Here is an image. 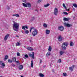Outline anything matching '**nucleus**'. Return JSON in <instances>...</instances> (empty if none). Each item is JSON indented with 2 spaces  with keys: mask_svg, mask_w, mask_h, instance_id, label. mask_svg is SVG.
Instances as JSON below:
<instances>
[{
  "mask_svg": "<svg viewBox=\"0 0 77 77\" xmlns=\"http://www.w3.org/2000/svg\"><path fill=\"white\" fill-rule=\"evenodd\" d=\"M62 36L61 35H59L58 36V41H62Z\"/></svg>",
  "mask_w": 77,
  "mask_h": 77,
  "instance_id": "nucleus-12",
  "label": "nucleus"
},
{
  "mask_svg": "<svg viewBox=\"0 0 77 77\" xmlns=\"http://www.w3.org/2000/svg\"><path fill=\"white\" fill-rule=\"evenodd\" d=\"M48 50L49 51H51V46H49Z\"/></svg>",
  "mask_w": 77,
  "mask_h": 77,
  "instance_id": "nucleus-25",
  "label": "nucleus"
},
{
  "mask_svg": "<svg viewBox=\"0 0 77 77\" xmlns=\"http://www.w3.org/2000/svg\"><path fill=\"white\" fill-rule=\"evenodd\" d=\"M70 46L71 47H72V46L74 45V43H73V42H72V41H71L70 42Z\"/></svg>",
  "mask_w": 77,
  "mask_h": 77,
  "instance_id": "nucleus-22",
  "label": "nucleus"
},
{
  "mask_svg": "<svg viewBox=\"0 0 77 77\" xmlns=\"http://www.w3.org/2000/svg\"><path fill=\"white\" fill-rule=\"evenodd\" d=\"M21 43L19 42H18L16 44V46H20L21 45Z\"/></svg>",
  "mask_w": 77,
  "mask_h": 77,
  "instance_id": "nucleus-14",
  "label": "nucleus"
},
{
  "mask_svg": "<svg viewBox=\"0 0 77 77\" xmlns=\"http://www.w3.org/2000/svg\"><path fill=\"white\" fill-rule=\"evenodd\" d=\"M64 24L65 27H67L68 28L70 27H72V25L71 24H70L69 23H64Z\"/></svg>",
  "mask_w": 77,
  "mask_h": 77,
  "instance_id": "nucleus-3",
  "label": "nucleus"
},
{
  "mask_svg": "<svg viewBox=\"0 0 77 77\" xmlns=\"http://www.w3.org/2000/svg\"><path fill=\"white\" fill-rule=\"evenodd\" d=\"M7 9H8V10H9V9H10V8L9 7V6H7Z\"/></svg>",
  "mask_w": 77,
  "mask_h": 77,
  "instance_id": "nucleus-40",
  "label": "nucleus"
},
{
  "mask_svg": "<svg viewBox=\"0 0 77 77\" xmlns=\"http://www.w3.org/2000/svg\"><path fill=\"white\" fill-rule=\"evenodd\" d=\"M42 60H40V63H42Z\"/></svg>",
  "mask_w": 77,
  "mask_h": 77,
  "instance_id": "nucleus-46",
  "label": "nucleus"
},
{
  "mask_svg": "<svg viewBox=\"0 0 77 77\" xmlns=\"http://www.w3.org/2000/svg\"><path fill=\"white\" fill-rule=\"evenodd\" d=\"M23 5L24 7H27V4H26L24 3H23Z\"/></svg>",
  "mask_w": 77,
  "mask_h": 77,
  "instance_id": "nucleus-26",
  "label": "nucleus"
},
{
  "mask_svg": "<svg viewBox=\"0 0 77 77\" xmlns=\"http://www.w3.org/2000/svg\"><path fill=\"white\" fill-rule=\"evenodd\" d=\"M20 76H21V77H23V76H22V75Z\"/></svg>",
  "mask_w": 77,
  "mask_h": 77,
  "instance_id": "nucleus-61",
  "label": "nucleus"
},
{
  "mask_svg": "<svg viewBox=\"0 0 77 77\" xmlns=\"http://www.w3.org/2000/svg\"><path fill=\"white\" fill-rule=\"evenodd\" d=\"M43 26L45 27H47V25L45 23H44L43 24Z\"/></svg>",
  "mask_w": 77,
  "mask_h": 77,
  "instance_id": "nucleus-34",
  "label": "nucleus"
},
{
  "mask_svg": "<svg viewBox=\"0 0 77 77\" xmlns=\"http://www.w3.org/2000/svg\"><path fill=\"white\" fill-rule=\"evenodd\" d=\"M61 59H60L59 60H58L57 61V63H61Z\"/></svg>",
  "mask_w": 77,
  "mask_h": 77,
  "instance_id": "nucleus-31",
  "label": "nucleus"
},
{
  "mask_svg": "<svg viewBox=\"0 0 77 77\" xmlns=\"http://www.w3.org/2000/svg\"><path fill=\"white\" fill-rule=\"evenodd\" d=\"M35 17H32L30 20L31 21H33L35 20Z\"/></svg>",
  "mask_w": 77,
  "mask_h": 77,
  "instance_id": "nucleus-27",
  "label": "nucleus"
},
{
  "mask_svg": "<svg viewBox=\"0 0 77 77\" xmlns=\"http://www.w3.org/2000/svg\"><path fill=\"white\" fill-rule=\"evenodd\" d=\"M43 67L44 68H45V67H46V66H43Z\"/></svg>",
  "mask_w": 77,
  "mask_h": 77,
  "instance_id": "nucleus-56",
  "label": "nucleus"
},
{
  "mask_svg": "<svg viewBox=\"0 0 77 77\" xmlns=\"http://www.w3.org/2000/svg\"><path fill=\"white\" fill-rule=\"evenodd\" d=\"M13 62H15L16 60V58L15 57H13Z\"/></svg>",
  "mask_w": 77,
  "mask_h": 77,
  "instance_id": "nucleus-30",
  "label": "nucleus"
},
{
  "mask_svg": "<svg viewBox=\"0 0 77 77\" xmlns=\"http://www.w3.org/2000/svg\"><path fill=\"white\" fill-rule=\"evenodd\" d=\"M19 42H20V41H19Z\"/></svg>",
  "mask_w": 77,
  "mask_h": 77,
  "instance_id": "nucleus-64",
  "label": "nucleus"
},
{
  "mask_svg": "<svg viewBox=\"0 0 77 77\" xmlns=\"http://www.w3.org/2000/svg\"><path fill=\"white\" fill-rule=\"evenodd\" d=\"M66 54L67 55V56H69V53H66Z\"/></svg>",
  "mask_w": 77,
  "mask_h": 77,
  "instance_id": "nucleus-47",
  "label": "nucleus"
},
{
  "mask_svg": "<svg viewBox=\"0 0 77 77\" xmlns=\"http://www.w3.org/2000/svg\"><path fill=\"white\" fill-rule=\"evenodd\" d=\"M3 66L5 67V63H2V65L1 66V68H3Z\"/></svg>",
  "mask_w": 77,
  "mask_h": 77,
  "instance_id": "nucleus-29",
  "label": "nucleus"
},
{
  "mask_svg": "<svg viewBox=\"0 0 77 77\" xmlns=\"http://www.w3.org/2000/svg\"><path fill=\"white\" fill-rule=\"evenodd\" d=\"M16 37H19V36L18 35H16Z\"/></svg>",
  "mask_w": 77,
  "mask_h": 77,
  "instance_id": "nucleus-59",
  "label": "nucleus"
},
{
  "mask_svg": "<svg viewBox=\"0 0 77 77\" xmlns=\"http://www.w3.org/2000/svg\"><path fill=\"white\" fill-rule=\"evenodd\" d=\"M63 6L64 8L65 9H66V6H65V5L64 4H63Z\"/></svg>",
  "mask_w": 77,
  "mask_h": 77,
  "instance_id": "nucleus-38",
  "label": "nucleus"
},
{
  "mask_svg": "<svg viewBox=\"0 0 77 77\" xmlns=\"http://www.w3.org/2000/svg\"><path fill=\"white\" fill-rule=\"evenodd\" d=\"M49 5H50V4L49 3H48L46 5H44V7L45 8H47V7H48L49 6Z\"/></svg>",
  "mask_w": 77,
  "mask_h": 77,
  "instance_id": "nucleus-18",
  "label": "nucleus"
},
{
  "mask_svg": "<svg viewBox=\"0 0 77 77\" xmlns=\"http://www.w3.org/2000/svg\"><path fill=\"white\" fill-rule=\"evenodd\" d=\"M33 60H32L31 67H32V68H33Z\"/></svg>",
  "mask_w": 77,
  "mask_h": 77,
  "instance_id": "nucleus-24",
  "label": "nucleus"
},
{
  "mask_svg": "<svg viewBox=\"0 0 77 77\" xmlns=\"http://www.w3.org/2000/svg\"><path fill=\"white\" fill-rule=\"evenodd\" d=\"M0 64H1V65H2V61H0Z\"/></svg>",
  "mask_w": 77,
  "mask_h": 77,
  "instance_id": "nucleus-53",
  "label": "nucleus"
},
{
  "mask_svg": "<svg viewBox=\"0 0 77 77\" xmlns=\"http://www.w3.org/2000/svg\"><path fill=\"white\" fill-rule=\"evenodd\" d=\"M35 11H37V12H38V10H37V9H35Z\"/></svg>",
  "mask_w": 77,
  "mask_h": 77,
  "instance_id": "nucleus-54",
  "label": "nucleus"
},
{
  "mask_svg": "<svg viewBox=\"0 0 77 77\" xmlns=\"http://www.w3.org/2000/svg\"><path fill=\"white\" fill-rule=\"evenodd\" d=\"M57 13H58V11L57 9L56 8H55L54 11V14L55 15H57Z\"/></svg>",
  "mask_w": 77,
  "mask_h": 77,
  "instance_id": "nucleus-7",
  "label": "nucleus"
},
{
  "mask_svg": "<svg viewBox=\"0 0 77 77\" xmlns=\"http://www.w3.org/2000/svg\"><path fill=\"white\" fill-rule=\"evenodd\" d=\"M42 0H38V3H41V2H42Z\"/></svg>",
  "mask_w": 77,
  "mask_h": 77,
  "instance_id": "nucleus-41",
  "label": "nucleus"
},
{
  "mask_svg": "<svg viewBox=\"0 0 77 77\" xmlns=\"http://www.w3.org/2000/svg\"><path fill=\"white\" fill-rule=\"evenodd\" d=\"M14 62H16L17 63H19V61H15Z\"/></svg>",
  "mask_w": 77,
  "mask_h": 77,
  "instance_id": "nucleus-45",
  "label": "nucleus"
},
{
  "mask_svg": "<svg viewBox=\"0 0 77 77\" xmlns=\"http://www.w3.org/2000/svg\"><path fill=\"white\" fill-rule=\"evenodd\" d=\"M39 76L41 77H44V74H42V73H39Z\"/></svg>",
  "mask_w": 77,
  "mask_h": 77,
  "instance_id": "nucleus-20",
  "label": "nucleus"
},
{
  "mask_svg": "<svg viewBox=\"0 0 77 77\" xmlns=\"http://www.w3.org/2000/svg\"><path fill=\"white\" fill-rule=\"evenodd\" d=\"M50 31L49 30H48V29H47L46 31V33L47 34H50Z\"/></svg>",
  "mask_w": 77,
  "mask_h": 77,
  "instance_id": "nucleus-15",
  "label": "nucleus"
},
{
  "mask_svg": "<svg viewBox=\"0 0 77 77\" xmlns=\"http://www.w3.org/2000/svg\"><path fill=\"white\" fill-rule=\"evenodd\" d=\"M72 10H73L74 11H75V8H73Z\"/></svg>",
  "mask_w": 77,
  "mask_h": 77,
  "instance_id": "nucleus-52",
  "label": "nucleus"
},
{
  "mask_svg": "<svg viewBox=\"0 0 77 77\" xmlns=\"http://www.w3.org/2000/svg\"><path fill=\"white\" fill-rule=\"evenodd\" d=\"M30 42H31V40L30 41Z\"/></svg>",
  "mask_w": 77,
  "mask_h": 77,
  "instance_id": "nucleus-62",
  "label": "nucleus"
},
{
  "mask_svg": "<svg viewBox=\"0 0 77 77\" xmlns=\"http://www.w3.org/2000/svg\"><path fill=\"white\" fill-rule=\"evenodd\" d=\"M22 29H23L24 30H26V28H25V26H22Z\"/></svg>",
  "mask_w": 77,
  "mask_h": 77,
  "instance_id": "nucleus-32",
  "label": "nucleus"
},
{
  "mask_svg": "<svg viewBox=\"0 0 77 77\" xmlns=\"http://www.w3.org/2000/svg\"><path fill=\"white\" fill-rule=\"evenodd\" d=\"M19 69H22L23 68V66L20 65L19 66Z\"/></svg>",
  "mask_w": 77,
  "mask_h": 77,
  "instance_id": "nucleus-19",
  "label": "nucleus"
},
{
  "mask_svg": "<svg viewBox=\"0 0 77 77\" xmlns=\"http://www.w3.org/2000/svg\"><path fill=\"white\" fill-rule=\"evenodd\" d=\"M51 54V53H50V52L49 51L47 53V54H46V56H49Z\"/></svg>",
  "mask_w": 77,
  "mask_h": 77,
  "instance_id": "nucleus-23",
  "label": "nucleus"
},
{
  "mask_svg": "<svg viewBox=\"0 0 77 77\" xmlns=\"http://www.w3.org/2000/svg\"><path fill=\"white\" fill-rule=\"evenodd\" d=\"M64 29H65L64 27L62 26H60L58 28V30L60 31H63L64 30Z\"/></svg>",
  "mask_w": 77,
  "mask_h": 77,
  "instance_id": "nucleus-4",
  "label": "nucleus"
},
{
  "mask_svg": "<svg viewBox=\"0 0 77 77\" xmlns=\"http://www.w3.org/2000/svg\"><path fill=\"white\" fill-rule=\"evenodd\" d=\"M8 56L6 55L5 56V58L4 59V61H6V60H7V59H8Z\"/></svg>",
  "mask_w": 77,
  "mask_h": 77,
  "instance_id": "nucleus-17",
  "label": "nucleus"
},
{
  "mask_svg": "<svg viewBox=\"0 0 77 77\" xmlns=\"http://www.w3.org/2000/svg\"><path fill=\"white\" fill-rule=\"evenodd\" d=\"M29 56L30 57H32V58L33 59H35V54H34V52H32V55L31 54H29Z\"/></svg>",
  "mask_w": 77,
  "mask_h": 77,
  "instance_id": "nucleus-5",
  "label": "nucleus"
},
{
  "mask_svg": "<svg viewBox=\"0 0 77 77\" xmlns=\"http://www.w3.org/2000/svg\"><path fill=\"white\" fill-rule=\"evenodd\" d=\"M62 45L66 47L68 45V42H64L63 43Z\"/></svg>",
  "mask_w": 77,
  "mask_h": 77,
  "instance_id": "nucleus-9",
  "label": "nucleus"
},
{
  "mask_svg": "<svg viewBox=\"0 0 77 77\" xmlns=\"http://www.w3.org/2000/svg\"><path fill=\"white\" fill-rule=\"evenodd\" d=\"M40 11H41V9H40Z\"/></svg>",
  "mask_w": 77,
  "mask_h": 77,
  "instance_id": "nucleus-63",
  "label": "nucleus"
},
{
  "mask_svg": "<svg viewBox=\"0 0 77 77\" xmlns=\"http://www.w3.org/2000/svg\"><path fill=\"white\" fill-rule=\"evenodd\" d=\"M9 35L8 34H7L4 37V41H6V40L8 39V37H9Z\"/></svg>",
  "mask_w": 77,
  "mask_h": 77,
  "instance_id": "nucleus-8",
  "label": "nucleus"
},
{
  "mask_svg": "<svg viewBox=\"0 0 77 77\" xmlns=\"http://www.w3.org/2000/svg\"><path fill=\"white\" fill-rule=\"evenodd\" d=\"M22 1L23 2H24L25 3H27V1L26 0H22Z\"/></svg>",
  "mask_w": 77,
  "mask_h": 77,
  "instance_id": "nucleus-39",
  "label": "nucleus"
},
{
  "mask_svg": "<svg viewBox=\"0 0 77 77\" xmlns=\"http://www.w3.org/2000/svg\"><path fill=\"white\" fill-rule=\"evenodd\" d=\"M62 49L63 50V51H65V50H66V46H64L63 45H62Z\"/></svg>",
  "mask_w": 77,
  "mask_h": 77,
  "instance_id": "nucleus-11",
  "label": "nucleus"
},
{
  "mask_svg": "<svg viewBox=\"0 0 77 77\" xmlns=\"http://www.w3.org/2000/svg\"><path fill=\"white\" fill-rule=\"evenodd\" d=\"M73 6L75 8H77V5L76 4H73Z\"/></svg>",
  "mask_w": 77,
  "mask_h": 77,
  "instance_id": "nucleus-28",
  "label": "nucleus"
},
{
  "mask_svg": "<svg viewBox=\"0 0 77 77\" xmlns=\"http://www.w3.org/2000/svg\"><path fill=\"white\" fill-rule=\"evenodd\" d=\"M63 75L64 76H66L67 75V74L65 73H64L63 74Z\"/></svg>",
  "mask_w": 77,
  "mask_h": 77,
  "instance_id": "nucleus-37",
  "label": "nucleus"
},
{
  "mask_svg": "<svg viewBox=\"0 0 77 77\" xmlns=\"http://www.w3.org/2000/svg\"><path fill=\"white\" fill-rule=\"evenodd\" d=\"M52 72H54V70L53 69H52Z\"/></svg>",
  "mask_w": 77,
  "mask_h": 77,
  "instance_id": "nucleus-51",
  "label": "nucleus"
},
{
  "mask_svg": "<svg viewBox=\"0 0 77 77\" xmlns=\"http://www.w3.org/2000/svg\"><path fill=\"white\" fill-rule=\"evenodd\" d=\"M15 66V64H13L12 65V66L13 67H14Z\"/></svg>",
  "mask_w": 77,
  "mask_h": 77,
  "instance_id": "nucleus-50",
  "label": "nucleus"
},
{
  "mask_svg": "<svg viewBox=\"0 0 77 77\" xmlns=\"http://www.w3.org/2000/svg\"><path fill=\"white\" fill-rule=\"evenodd\" d=\"M32 32V29H30V32Z\"/></svg>",
  "mask_w": 77,
  "mask_h": 77,
  "instance_id": "nucleus-57",
  "label": "nucleus"
},
{
  "mask_svg": "<svg viewBox=\"0 0 77 77\" xmlns=\"http://www.w3.org/2000/svg\"><path fill=\"white\" fill-rule=\"evenodd\" d=\"M67 11H69V9H68L67 10Z\"/></svg>",
  "mask_w": 77,
  "mask_h": 77,
  "instance_id": "nucleus-60",
  "label": "nucleus"
},
{
  "mask_svg": "<svg viewBox=\"0 0 77 77\" xmlns=\"http://www.w3.org/2000/svg\"><path fill=\"white\" fill-rule=\"evenodd\" d=\"M63 53H65V51H60V54L61 56L63 54Z\"/></svg>",
  "mask_w": 77,
  "mask_h": 77,
  "instance_id": "nucleus-16",
  "label": "nucleus"
},
{
  "mask_svg": "<svg viewBox=\"0 0 77 77\" xmlns=\"http://www.w3.org/2000/svg\"><path fill=\"white\" fill-rule=\"evenodd\" d=\"M38 34V30L37 29H34V31L32 33V35L33 36H35L37 35Z\"/></svg>",
  "mask_w": 77,
  "mask_h": 77,
  "instance_id": "nucleus-2",
  "label": "nucleus"
},
{
  "mask_svg": "<svg viewBox=\"0 0 77 77\" xmlns=\"http://www.w3.org/2000/svg\"><path fill=\"white\" fill-rule=\"evenodd\" d=\"M16 17H20V15H19L18 14H16Z\"/></svg>",
  "mask_w": 77,
  "mask_h": 77,
  "instance_id": "nucleus-36",
  "label": "nucleus"
},
{
  "mask_svg": "<svg viewBox=\"0 0 77 77\" xmlns=\"http://www.w3.org/2000/svg\"><path fill=\"white\" fill-rule=\"evenodd\" d=\"M27 49L29 50H30V51H33V48L30 47H28Z\"/></svg>",
  "mask_w": 77,
  "mask_h": 77,
  "instance_id": "nucleus-13",
  "label": "nucleus"
},
{
  "mask_svg": "<svg viewBox=\"0 0 77 77\" xmlns=\"http://www.w3.org/2000/svg\"><path fill=\"white\" fill-rule=\"evenodd\" d=\"M75 66L73 65L72 67H69V69L70 71H72L74 70V68Z\"/></svg>",
  "mask_w": 77,
  "mask_h": 77,
  "instance_id": "nucleus-6",
  "label": "nucleus"
},
{
  "mask_svg": "<svg viewBox=\"0 0 77 77\" xmlns=\"http://www.w3.org/2000/svg\"><path fill=\"white\" fill-rule=\"evenodd\" d=\"M25 57L27 58L28 57V56L27 54H26L25 55Z\"/></svg>",
  "mask_w": 77,
  "mask_h": 77,
  "instance_id": "nucleus-44",
  "label": "nucleus"
},
{
  "mask_svg": "<svg viewBox=\"0 0 77 77\" xmlns=\"http://www.w3.org/2000/svg\"><path fill=\"white\" fill-rule=\"evenodd\" d=\"M14 23L13 25V29L16 32H18V29H19V24L17 22H14Z\"/></svg>",
  "mask_w": 77,
  "mask_h": 77,
  "instance_id": "nucleus-1",
  "label": "nucleus"
},
{
  "mask_svg": "<svg viewBox=\"0 0 77 77\" xmlns=\"http://www.w3.org/2000/svg\"><path fill=\"white\" fill-rule=\"evenodd\" d=\"M13 16H15L16 17V14H13Z\"/></svg>",
  "mask_w": 77,
  "mask_h": 77,
  "instance_id": "nucleus-55",
  "label": "nucleus"
},
{
  "mask_svg": "<svg viewBox=\"0 0 77 77\" xmlns=\"http://www.w3.org/2000/svg\"><path fill=\"white\" fill-rule=\"evenodd\" d=\"M63 20L64 21H68V19L66 17H64Z\"/></svg>",
  "mask_w": 77,
  "mask_h": 77,
  "instance_id": "nucleus-21",
  "label": "nucleus"
},
{
  "mask_svg": "<svg viewBox=\"0 0 77 77\" xmlns=\"http://www.w3.org/2000/svg\"><path fill=\"white\" fill-rule=\"evenodd\" d=\"M17 56H20V53H19V52L17 53Z\"/></svg>",
  "mask_w": 77,
  "mask_h": 77,
  "instance_id": "nucleus-42",
  "label": "nucleus"
},
{
  "mask_svg": "<svg viewBox=\"0 0 77 77\" xmlns=\"http://www.w3.org/2000/svg\"><path fill=\"white\" fill-rule=\"evenodd\" d=\"M26 4H27V6L28 8H30V7H31V4H30V3L29 2H26Z\"/></svg>",
  "mask_w": 77,
  "mask_h": 77,
  "instance_id": "nucleus-10",
  "label": "nucleus"
},
{
  "mask_svg": "<svg viewBox=\"0 0 77 77\" xmlns=\"http://www.w3.org/2000/svg\"><path fill=\"white\" fill-rule=\"evenodd\" d=\"M66 9V11H67L68 10L66 9V8H65Z\"/></svg>",
  "mask_w": 77,
  "mask_h": 77,
  "instance_id": "nucleus-58",
  "label": "nucleus"
},
{
  "mask_svg": "<svg viewBox=\"0 0 77 77\" xmlns=\"http://www.w3.org/2000/svg\"><path fill=\"white\" fill-rule=\"evenodd\" d=\"M34 29V27H32L31 28V29L32 30V29Z\"/></svg>",
  "mask_w": 77,
  "mask_h": 77,
  "instance_id": "nucleus-49",
  "label": "nucleus"
},
{
  "mask_svg": "<svg viewBox=\"0 0 77 77\" xmlns=\"http://www.w3.org/2000/svg\"><path fill=\"white\" fill-rule=\"evenodd\" d=\"M12 61L11 60L9 59L8 60V62L9 63H12Z\"/></svg>",
  "mask_w": 77,
  "mask_h": 77,
  "instance_id": "nucleus-33",
  "label": "nucleus"
},
{
  "mask_svg": "<svg viewBox=\"0 0 77 77\" xmlns=\"http://www.w3.org/2000/svg\"><path fill=\"white\" fill-rule=\"evenodd\" d=\"M25 33L26 34H28V33H29V31L27 30L25 31Z\"/></svg>",
  "mask_w": 77,
  "mask_h": 77,
  "instance_id": "nucleus-43",
  "label": "nucleus"
},
{
  "mask_svg": "<svg viewBox=\"0 0 77 77\" xmlns=\"http://www.w3.org/2000/svg\"><path fill=\"white\" fill-rule=\"evenodd\" d=\"M63 14L65 15H68V13L66 12H63Z\"/></svg>",
  "mask_w": 77,
  "mask_h": 77,
  "instance_id": "nucleus-35",
  "label": "nucleus"
},
{
  "mask_svg": "<svg viewBox=\"0 0 77 77\" xmlns=\"http://www.w3.org/2000/svg\"><path fill=\"white\" fill-rule=\"evenodd\" d=\"M25 26V28L26 29H28V27L26 26Z\"/></svg>",
  "mask_w": 77,
  "mask_h": 77,
  "instance_id": "nucleus-48",
  "label": "nucleus"
}]
</instances>
